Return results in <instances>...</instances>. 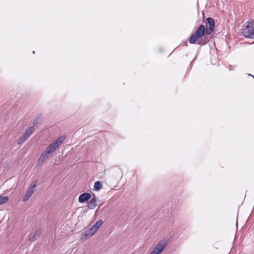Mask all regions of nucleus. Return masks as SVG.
Returning a JSON list of instances; mask_svg holds the SVG:
<instances>
[{"instance_id": "4", "label": "nucleus", "mask_w": 254, "mask_h": 254, "mask_svg": "<svg viewBox=\"0 0 254 254\" xmlns=\"http://www.w3.org/2000/svg\"><path fill=\"white\" fill-rule=\"evenodd\" d=\"M206 29H205V33L207 35H210L214 31L215 28L214 19L212 17H208L206 20Z\"/></svg>"}, {"instance_id": "11", "label": "nucleus", "mask_w": 254, "mask_h": 254, "mask_svg": "<svg viewBox=\"0 0 254 254\" xmlns=\"http://www.w3.org/2000/svg\"><path fill=\"white\" fill-rule=\"evenodd\" d=\"M36 187V185L34 184L30 188H29V190L26 193L27 195H28L29 197H31V195L33 194V193L35 192V189Z\"/></svg>"}, {"instance_id": "9", "label": "nucleus", "mask_w": 254, "mask_h": 254, "mask_svg": "<svg viewBox=\"0 0 254 254\" xmlns=\"http://www.w3.org/2000/svg\"><path fill=\"white\" fill-rule=\"evenodd\" d=\"M97 205L96 196L93 194V197L88 203L87 207L90 209H93Z\"/></svg>"}, {"instance_id": "3", "label": "nucleus", "mask_w": 254, "mask_h": 254, "mask_svg": "<svg viewBox=\"0 0 254 254\" xmlns=\"http://www.w3.org/2000/svg\"><path fill=\"white\" fill-rule=\"evenodd\" d=\"M56 150L52 146L50 145L47 147L43 153H42L38 160L39 162L43 163L50 158L49 154L53 153Z\"/></svg>"}, {"instance_id": "7", "label": "nucleus", "mask_w": 254, "mask_h": 254, "mask_svg": "<svg viewBox=\"0 0 254 254\" xmlns=\"http://www.w3.org/2000/svg\"><path fill=\"white\" fill-rule=\"evenodd\" d=\"M66 136L65 135H62L58 138L57 139L53 141L51 144H50V146H52L54 149L56 150L57 148L59 147V146L61 144L63 141L65 139Z\"/></svg>"}, {"instance_id": "5", "label": "nucleus", "mask_w": 254, "mask_h": 254, "mask_svg": "<svg viewBox=\"0 0 254 254\" xmlns=\"http://www.w3.org/2000/svg\"><path fill=\"white\" fill-rule=\"evenodd\" d=\"M34 131V127L31 126L25 130L22 136L17 141L18 144L23 143L31 134Z\"/></svg>"}, {"instance_id": "6", "label": "nucleus", "mask_w": 254, "mask_h": 254, "mask_svg": "<svg viewBox=\"0 0 254 254\" xmlns=\"http://www.w3.org/2000/svg\"><path fill=\"white\" fill-rule=\"evenodd\" d=\"M167 241L163 239L155 247L153 251H155L156 254H160L162 251L166 247Z\"/></svg>"}, {"instance_id": "16", "label": "nucleus", "mask_w": 254, "mask_h": 254, "mask_svg": "<svg viewBox=\"0 0 254 254\" xmlns=\"http://www.w3.org/2000/svg\"><path fill=\"white\" fill-rule=\"evenodd\" d=\"M39 123V119L38 118L35 119L33 121V126L34 127V126L37 125Z\"/></svg>"}, {"instance_id": "2", "label": "nucleus", "mask_w": 254, "mask_h": 254, "mask_svg": "<svg viewBox=\"0 0 254 254\" xmlns=\"http://www.w3.org/2000/svg\"><path fill=\"white\" fill-rule=\"evenodd\" d=\"M243 35L246 38H253L254 37V22L249 21L246 25L242 29Z\"/></svg>"}, {"instance_id": "15", "label": "nucleus", "mask_w": 254, "mask_h": 254, "mask_svg": "<svg viewBox=\"0 0 254 254\" xmlns=\"http://www.w3.org/2000/svg\"><path fill=\"white\" fill-rule=\"evenodd\" d=\"M97 231L95 230V229L94 230L93 229V226H92L90 229H88L87 231H86V234L85 235H93Z\"/></svg>"}, {"instance_id": "10", "label": "nucleus", "mask_w": 254, "mask_h": 254, "mask_svg": "<svg viewBox=\"0 0 254 254\" xmlns=\"http://www.w3.org/2000/svg\"><path fill=\"white\" fill-rule=\"evenodd\" d=\"M41 234V231L40 230H37L34 232L33 234H31L29 236V240L31 242H34L36 240V239L39 237Z\"/></svg>"}, {"instance_id": "17", "label": "nucleus", "mask_w": 254, "mask_h": 254, "mask_svg": "<svg viewBox=\"0 0 254 254\" xmlns=\"http://www.w3.org/2000/svg\"><path fill=\"white\" fill-rule=\"evenodd\" d=\"M29 196L28 195H27V194H26L24 196H23V201H27L29 198Z\"/></svg>"}, {"instance_id": "1", "label": "nucleus", "mask_w": 254, "mask_h": 254, "mask_svg": "<svg viewBox=\"0 0 254 254\" xmlns=\"http://www.w3.org/2000/svg\"><path fill=\"white\" fill-rule=\"evenodd\" d=\"M205 28L203 25H200L198 28L196 29L195 32L191 35L189 39V43L190 44H195L199 38L201 39L198 41L197 44L200 45H204L208 42L206 41V38L204 39L201 38L205 34Z\"/></svg>"}, {"instance_id": "12", "label": "nucleus", "mask_w": 254, "mask_h": 254, "mask_svg": "<svg viewBox=\"0 0 254 254\" xmlns=\"http://www.w3.org/2000/svg\"><path fill=\"white\" fill-rule=\"evenodd\" d=\"M103 221L102 220H98L93 225V229L96 231L103 224Z\"/></svg>"}, {"instance_id": "8", "label": "nucleus", "mask_w": 254, "mask_h": 254, "mask_svg": "<svg viewBox=\"0 0 254 254\" xmlns=\"http://www.w3.org/2000/svg\"><path fill=\"white\" fill-rule=\"evenodd\" d=\"M91 197V195L90 193L84 192L79 195L78 201L79 202L82 203L90 199Z\"/></svg>"}, {"instance_id": "18", "label": "nucleus", "mask_w": 254, "mask_h": 254, "mask_svg": "<svg viewBox=\"0 0 254 254\" xmlns=\"http://www.w3.org/2000/svg\"><path fill=\"white\" fill-rule=\"evenodd\" d=\"M249 75L252 76L254 78V76H253V75H251L250 74H249Z\"/></svg>"}, {"instance_id": "14", "label": "nucleus", "mask_w": 254, "mask_h": 254, "mask_svg": "<svg viewBox=\"0 0 254 254\" xmlns=\"http://www.w3.org/2000/svg\"><path fill=\"white\" fill-rule=\"evenodd\" d=\"M8 197L7 196H0V205L7 202L8 201Z\"/></svg>"}, {"instance_id": "13", "label": "nucleus", "mask_w": 254, "mask_h": 254, "mask_svg": "<svg viewBox=\"0 0 254 254\" xmlns=\"http://www.w3.org/2000/svg\"><path fill=\"white\" fill-rule=\"evenodd\" d=\"M103 185L100 181H97L94 183V189L96 190H99L102 188Z\"/></svg>"}]
</instances>
